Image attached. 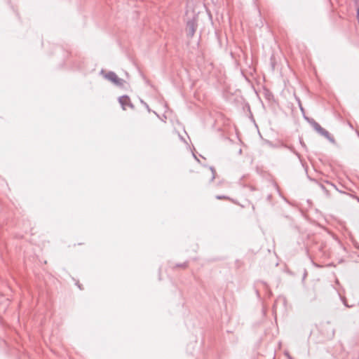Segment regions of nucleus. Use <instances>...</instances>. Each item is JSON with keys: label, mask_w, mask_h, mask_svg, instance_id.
<instances>
[{"label": "nucleus", "mask_w": 359, "mask_h": 359, "mask_svg": "<svg viewBox=\"0 0 359 359\" xmlns=\"http://www.w3.org/2000/svg\"><path fill=\"white\" fill-rule=\"evenodd\" d=\"M141 102H142V104H144V105L147 107V109L149 111L150 110V109H149V106L147 104V103L144 102L142 100H141Z\"/></svg>", "instance_id": "6e6552de"}, {"label": "nucleus", "mask_w": 359, "mask_h": 359, "mask_svg": "<svg viewBox=\"0 0 359 359\" xmlns=\"http://www.w3.org/2000/svg\"><path fill=\"white\" fill-rule=\"evenodd\" d=\"M344 305H345L346 306L349 307V306H348V305H347V304H346V302H344Z\"/></svg>", "instance_id": "f8f14e48"}, {"label": "nucleus", "mask_w": 359, "mask_h": 359, "mask_svg": "<svg viewBox=\"0 0 359 359\" xmlns=\"http://www.w3.org/2000/svg\"><path fill=\"white\" fill-rule=\"evenodd\" d=\"M101 74L108 81H111L113 84L116 86L122 87L123 86L126 81L118 77V76L114 72H109L107 73H104L103 70L101 71Z\"/></svg>", "instance_id": "f257e3e1"}, {"label": "nucleus", "mask_w": 359, "mask_h": 359, "mask_svg": "<svg viewBox=\"0 0 359 359\" xmlns=\"http://www.w3.org/2000/svg\"><path fill=\"white\" fill-rule=\"evenodd\" d=\"M119 103L121 104L123 110L126 109V107H129L131 109L134 108L133 104L131 103L128 96L123 95L118 98Z\"/></svg>", "instance_id": "7ed1b4c3"}, {"label": "nucleus", "mask_w": 359, "mask_h": 359, "mask_svg": "<svg viewBox=\"0 0 359 359\" xmlns=\"http://www.w3.org/2000/svg\"><path fill=\"white\" fill-rule=\"evenodd\" d=\"M312 126L313 127V128L315 129L316 131H317L320 135H321L323 136L324 132H325V129H324L323 128H322L317 122H316L315 121H313L312 122Z\"/></svg>", "instance_id": "20e7f679"}, {"label": "nucleus", "mask_w": 359, "mask_h": 359, "mask_svg": "<svg viewBox=\"0 0 359 359\" xmlns=\"http://www.w3.org/2000/svg\"><path fill=\"white\" fill-rule=\"evenodd\" d=\"M273 187H274L278 190V187H277L276 184H273Z\"/></svg>", "instance_id": "9d476101"}, {"label": "nucleus", "mask_w": 359, "mask_h": 359, "mask_svg": "<svg viewBox=\"0 0 359 359\" xmlns=\"http://www.w3.org/2000/svg\"><path fill=\"white\" fill-rule=\"evenodd\" d=\"M355 6L356 7V11H357V19L359 22V0H355Z\"/></svg>", "instance_id": "423d86ee"}, {"label": "nucleus", "mask_w": 359, "mask_h": 359, "mask_svg": "<svg viewBox=\"0 0 359 359\" xmlns=\"http://www.w3.org/2000/svg\"><path fill=\"white\" fill-rule=\"evenodd\" d=\"M323 136H324L325 138H327L331 143L335 144V140L332 136L330 135L328 131L325 130L324 132Z\"/></svg>", "instance_id": "39448f33"}, {"label": "nucleus", "mask_w": 359, "mask_h": 359, "mask_svg": "<svg viewBox=\"0 0 359 359\" xmlns=\"http://www.w3.org/2000/svg\"><path fill=\"white\" fill-rule=\"evenodd\" d=\"M224 198V197L220 196H217V198H218V199H221V198Z\"/></svg>", "instance_id": "1a4fd4ad"}, {"label": "nucleus", "mask_w": 359, "mask_h": 359, "mask_svg": "<svg viewBox=\"0 0 359 359\" xmlns=\"http://www.w3.org/2000/svg\"><path fill=\"white\" fill-rule=\"evenodd\" d=\"M211 172H212V178L211 180H212L215 178V170L212 168H210Z\"/></svg>", "instance_id": "0eeeda50"}, {"label": "nucleus", "mask_w": 359, "mask_h": 359, "mask_svg": "<svg viewBox=\"0 0 359 359\" xmlns=\"http://www.w3.org/2000/svg\"><path fill=\"white\" fill-rule=\"evenodd\" d=\"M197 27L196 18L194 17L191 20H189L187 24V33L190 37L193 36Z\"/></svg>", "instance_id": "f03ea898"}, {"label": "nucleus", "mask_w": 359, "mask_h": 359, "mask_svg": "<svg viewBox=\"0 0 359 359\" xmlns=\"http://www.w3.org/2000/svg\"><path fill=\"white\" fill-rule=\"evenodd\" d=\"M194 158H195L198 161H199V160L197 158L196 156H195V155L194 154Z\"/></svg>", "instance_id": "9b49d317"}]
</instances>
